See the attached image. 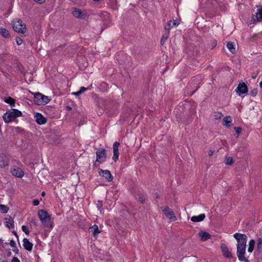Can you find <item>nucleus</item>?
Returning <instances> with one entry per match:
<instances>
[{
	"label": "nucleus",
	"mask_w": 262,
	"mask_h": 262,
	"mask_svg": "<svg viewBox=\"0 0 262 262\" xmlns=\"http://www.w3.org/2000/svg\"><path fill=\"white\" fill-rule=\"evenodd\" d=\"M233 237L237 242L236 254L238 260L242 262H249V256L246 254L247 236L244 234L235 233Z\"/></svg>",
	"instance_id": "1"
},
{
	"label": "nucleus",
	"mask_w": 262,
	"mask_h": 262,
	"mask_svg": "<svg viewBox=\"0 0 262 262\" xmlns=\"http://www.w3.org/2000/svg\"><path fill=\"white\" fill-rule=\"evenodd\" d=\"M21 116L22 113L20 111L17 109L12 108L4 114L3 118L5 123H9L17 117Z\"/></svg>",
	"instance_id": "2"
},
{
	"label": "nucleus",
	"mask_w": 262,
	"mask_h": 262,
	"mask_svg": "<svg viewBox=\"0 0 262 262\" xmlns=\"http://www.w3.org/2000/svg\"><path fill=\"white\" fill-rule=\"evenodd\" d=\"M96 160L93 164L94 167H98L100 164L103 163L106 159V151L104 148H100L96 151Z\"/></svg>",
	"instance_id": "3"
},
{
	"label": "nucleus",
	"mask_w": 262,
	"mask_h": 262,
	"mask_svg": "<svg viewBox=\"0 0 262 262\" xmlns=\"http://www.w3.org/2000/svg\"><path fill=\"white\" fill-rule=\"evenodd\" d=\"M38 215L43 226L53 228L51 224V217L49 213L44 210H39L38 212Z\"/></svg>",
	"instance_id": "4"
},
{
	"label": "nucleus",
	"mask_w": 262,
	"mask_h": 262,
	"mask_svg": "<svg viewBox=\"0 0 262 262\" xmlns=\"http://www.w3.org/2000/svg\"><path fill=\"white\" fill-rule=\"evenodd\" d=\"M12 26L14 30L19 33L24 34L26 32V28L25 24L20 19H15L12 22Z\"/></svg>",
	"instance_id": "5"
},
{
	"label": "nucleus",
	"mask_w": 262,
	"mask_h": 262,
	"mask_svg": "<svg viewBox=\"0 0 262 262\" xmlns=\"http://www.w3.org/2000/svg\"><path fill=\"white\" fill-rule=\"evenodd\" d=\"M50 99L48 96H45L41 93H37L34 94V102L37 105H43L49 102Z\"/></svg>",
	"instance_id": "6"
},
{
	"label": "nucleus",
	"mask_w": 262,
	"mask_h": 262,
	"mask_svg": "<svg viewBox=\"0 0 262 262\" xmlns=\"http://www.w3.org/2000/svg\"><path fill=\"white\" fill-rule=\"evenodd\" d=\"M248 91V86L244 82L239 83L235 90V92L238 96L247 94Z\"/></svg>",
	"instance_id": "7"
},
{
	"label": "nucleus",
	"mask_w": 262,
	"mask_h": 262,
	"mask_svg": "<svg viewBox=\"0 0 262 262\" xmlns=\"http://www.w3.org/2000/svg\"><path fill=\"white\" fill-rule=\"evenodd\" d=\"M11 172L13 176L17 178H22L24 175V172L22 169L16 166H13L11 168Z\"/></svg>",
	"instance_id": "8"
},
{
	"label": "nucleus",
	"mask_w": 262,
	"mask_h": 262,
	"mask_svg": "<svg viewBox=\"0 0 262 262\" xmlns=\"http://www.w3.org/2000/svg\"><path fill=\"white\" fill-rule=\"evenodd\" d=\"M72 14L74 17L78 18L85 19L86 18V13L78 8H74Z\"/></svg>",
	"instance_id": "9"
},
{
	"label": "nucleus",
	"mask_w": 262,
	"mask_h": 262,
	"mask_svg": "<svg viewBox=\"0 0 262 262\" xmlns=\"http://www.w3.org/2000/svg\"><path fill=\"white\" fill-rule=\"evenodd\" d=\"M162 211L165 215L171 221H175L177 220L173 211L169 207L164 208Z\"/></svg>",
	"instance_id": "10"
},
{
	"label": "nucleus",
	"mask_w": 262,
	"mask_h": 262,
	"mask_svg": "<svg viewBox=\"0 0 262 262\" xmlns=\"http://www.w3.org/2000/svg\"><path fill=\"white\" fill-rule=\"evenodd\" d=\"M120 143L118 142H115L113 144V160L116 162L118 160L119 156V147Z\"/></svg>",
	"instance_id": "11"
},
{
	"label": "nucleus",
	"mask_w": 262,
	"mask_h": 262,
	"mask_svg": "<svg viewBox=\"0 0 262 262\" xmlns=\"http://www.w3.org/2000/svg\"><path fill=\"white\" fill-rule=\"evenodd\" d=\"M221 249L224 257L228 258H231L232 257V255L229 251L228 247L225 244L222 243L221 244Z\"/></svg>",
	"instance_id": "12"
},
{
	"label": "nucleus",
	"mask_w": 262,
	"mask_h": 262,
	"mask_svg": "<svg viewBox=\"0 0 262 262\" xmlns=\"http://www.w3.org/2000/svg\"><path fill=\"white\" fill-rule=\"evenodd\" d=\"M9 165V158L7 156L2 153L0 154V167L5 168Z\"/></svg>",
	"instance_id": "13"
},
{
	"label": "nucleus",
	"mask_w": 262,
	"mask_h": 262,
	"mask_svg": "<svg viewBox=\"0 0 262 262\" xmlns=\"http://www.w3.org/2000/svg\"><path fill=\"white\" fill-rule=\"evenodd\" d=\"M99 173L101 176L104 177L108 182H111L113 180V178L111 172L108 170L100 169Z\"/></svg>",
	"instance_id": "14"
},
{
	"label": "nucleus",
	"mask_w": 262,
	"mask_h": 262,
	"mask_svg": "<svg viewBox=\"0 0 262 262\" xmlns=\"http://www.w3.org/2000/svg\"><path fill=\"white\" fill-rule=\"evenodd\" d=\"M35 117L36 122L39 124H44L47 122L46 119L40 113H37Z\"/></svg>",
	"instance_id": "15"
},
{
	"label": "nucleus",
	"mask_w": 262,
	"mask_h": 262,
	"mask_svg": "<svg viewBox=\"0 0 262 262\" xmlns=\"http://www.w3.org/2000/svg\"><path fill=\"white\" fill-rule=\"evenodd\" d=\"M23 246L25 249L29 251H31L33 248V244L26 238H24L23 241Z\"/></svg>",
	"instance_id": "16"
},
{
	"label": "nucleus",
	"mask_w": 262,
	"mask_h": 262,
	"mask_svg": "<svg viewBox=\"0 0 262 262\" xmlns=\"http://www.w3.org/2000/svg\"><path fill=\"white\" fill-rule=\"evenodd\" d=\"M255 18L253 17L254 23L261 21H262V7L257 10V12L255 13Z\"/></svg>",
	"instance_id": "17"
},
{
	"label": "nucleus",
	"mask_w": 262,
	"mask_h": 262,
	"mask_svg": "<svg viewBox=\"0 0 262 262\" xmlns=\"http://www.w3.org/2000/svg\"><path fill=\"white\" fill-rule=\"evenodd\" d=\"M205 218V214L204 213L200 214L198 216H193L191 218V221L193 222H201Z\"/></svg>",
	"instance_id": "18"
},
{
	"label": "nucleus",
	"mask_w": 262,
	"mask_h": 262,
	"mask_svg": "<svg viewBox=\"0 0 262 262\" xmlns=\"http://www.w3.org/2000/svg\"><path fill=\"white\" fill-rule=\"evenodd\" d=\"M232 121V118L231 116H226L223 119V124L224 126L229 127L231 126Z\"/></svg>",
	"instance_id": "19"
},
{
	"label": "nucleus",
	"mask_w": 262,
	"mask_h": 262,
	"mask_svg": "<svg viewBox=\"0 0 262 262\" xmlns=\"http://www.w3.org/2000/svg\"><path fill=\"white\" fill-rule=\"evenodd\" d=\"M199 235L202 241H206L211 238L210 234L205 231H201L199 232Z\"/></svg>",
	"instance_id": "20"
},
{
	"label": "nucleus",
	"mask_w": 262,
	"mask_h": 262,
	"mask_svg": "<svg viewBox=\"0 0 262 262\" xmlns=\"http://www.w3.org/2000/svg\"><path fill=\"white\" fill-rule=\"evenodd\" d=\"M4 223L5 226L9 229L14 228L13 221H11L10 219H6Z\"/></svg>",
	"instance_id": "21"
},
{
	"label": "nucleus",
	"mask_w": 262,
	"mask_h": 262,
	"mask_svg": "<svg viewBox=\"0 0 262 262\" xmlns=\"http://www.w3.org/2000/svg\"><path fill=\"white\" fill-rule=\"evenodd\" d=\"M255 242L254 239H251L249 242V247L248 248V252L250 253H251L254 248Z\"/></svg>",
	"instance_id": "22"
},
{
	"label": "nucleus",
	"mask_w": 262,
	"mask_h": 262,
	"mask_svg": "<svg viewBox=\"0 0 262 262\" xmlns=\"http://www.w3.org/2000/svg\"><path fill=\"white\" fill-rule=\"evenodd\" d=\"M227 48L232 54L235 52V45L232 42H228L227 44Z\"/></svg>",
	"instance_id": "23"
},
{
	"label": "nucleus",
	"mask_w": 262,
	"mask_h": 262,
	"mask_svg": "<svg viewBox=\"0 0 262 262\" xmlns=\"http://www.w3.org/2000/svg\"><path fill=\"white\" fill-rule=\"evenodd\" d=\"M90 229L91 230L90 231L93 232V234L95 236H97L100 233V231L99 230L97 225H94L92 226Z\"/></svg>",
	"instance_id": "24"
},
{
	"label": "nucleus",
	"mask_w": 262,
	"mask_h": 262,
	"mask_svg": "<svg viewBox=\"0 0 262 262\" xmlns=\"http://www.w3.org/2000/svg\"><path fill=\"white\" fill-rule=\"evenodd\" d=\"M0 34L5 38L10 37V33L8 30L4 28L0 29Z\"/></svg>",
	"instance_id": "25"
},
{
	"label": "nucleus",
	"mask_w": 262,
	"mask_h": 262,
	"mask_svg": "<svg viewBox=\"0 0 262 262\" xmlns=\"http://www.w3.org/2000/svg\"><path fill=\"white\" fill-rule=\"evenodd\" d=\"M4 101L7 103L10 104L11 106L15 105V100L11 97L5 98Z\"/></svg>",
	"instance_id": "26"
},
{
	"label": "nucleus",
	"mask_w": 262,
	"mask_h": 262,
	"mask_svg": "<svg viewBox=\"0 0 262 262\" xmlns=\"http://www.w3.org/2000/svg\"><path fill=\"white\" fill-rule=\"evenodd\" d=\"M169 37V32L165 33L162 37L161 39V43L162 45L165 43V42Z\"/></svg>",
	"instance_id": "27"
},
{
	"label": "nucleus",
	"mask_w": 262,
	"mask_h": 262,
	"mask_svg": "<svg viewBox=\"0 0 262 262\" xmlns=\"http://www.w3.org/2000/svg\"><path fill=\"white\" fill-rule=\"evenodd\" d=\"M9 208L7 206L0 204V210L3 213H6L8 212Z\"/></svg>",
	"instance_id": "28"
},
{
	"label": "nucleus",
	"mask_w": 262,
	"mask_h": 262,
	"mask_svg": "<svg viewBox=\"0 0 262 262\" xmlns=\"http://www.w3.org/2000/svg\"><path fill=\"white\" fill-rule=\"evenodd\" d=\"M262 247V238H258L257 239V246H256V250L258 252H260L261 251Z\"/></svg>",
	"instance_id": "29"
},
{
	"label": "nucleus",
	"mask_w": 262,
	"mask_h": 262,
	"mask_svg": "<svg viewBox=\"0 0 262 262\" xmlns=\"http://www.w3.org/2000/svg\"><path fill=\"white\" fill-rule=\"evenodd\" d=\"M88 89H89V88H85L84 87H81V88H80V90L78 92L74 93L73 94H74L76 96L80 95V94H82L83 93H84L85 91H86Z\"/></svg>",
	"instance_id": "30"
},
{
	"label": "nucleus",
	"mask_w": 262,
	"mask_h": 262,
	"mask_svg": "<svg viewBox=\"0 0 262 262\" xmlns=\"http://www.w3.org/2000/svg\"><path fill=\"white\" fill-rule=\"evenodd\" d=\"M233 162V158L231 157L226 158L225 163L226 165H231Z\"/></svg>",
	"instance_id": "31"
},
{
	"label": "nucleus",
	"mask_w": 262,
	"mask_h": 262,
	"mask_svg": "<svg viewBox=\"0 0 262 262\" xmlns=\"http://www.w3.org/2000/svg\"><path fill=\"white\" fill-rule=\"evenodd\" d=\"M169 26L171 27H176L179 25V23L177 21V20H174L173 21H169Z\"/></svg>",
	"instance_id": "32"
},
{
	"label": "nucleus",
	"mask_w": 262,
	"mask_h": 262,
	"mask_svg": "<svg viewBox=\"0 0 262 262\" xmlns=\"http://www.w3.org/2000/svg\"><path fill=\"white\" fill-rule=\"evenodd\" d=\"M21 229L27 235H29L30 232L26 226L23 225L21 226Z\"/></svg>",
	"instance_id": "33"
},
{
	"label": "nucleus",
	"mask_w": 262,
	"mask_h": 262,
	"mask_svg": "<svg viewBox=\"0 0 262 262\" xmlns=\"http://www.w3.org/2000/svg\"><path fill=\"white\" fill-rule=\"evenodd\" d=\"M10 245L12 248H16L15 242L13 239L10 240Z\"/></svg>",
	"instance_id": "34"
},
{
	"label": "nucleus",
	"mask_w": 262,
	"mask_h": 262,
	"mask_svg": "<svg viewBox=\"0 0 262 262\" xmlns=\"http://www.w3.org/2000/svg\"><path fill=\"white\" fill-rule=\"evenodd\" d=\"M234 129L237 135L239 134L242 130L241 127H235Z\"/></svg>",
	"instance_id": "35"
},
{
	"label": "nucleus",
	"mask_w": 262,
	"mask_h": 262,
	"mask_svg": "<svg viewBox=\"0 0 262 262\" xmlns=\"http://www.w3.org/2000/svg\"><path fill=\"white\" fill-rule=\"evenodd\" d=\"M16 41L18 45H20L23 43V40L20 37H16Z\"/></svg>",
	"instance_id": "36"
},
{
	"label": "nucleus",
	"mask_w": 262,
	"mask_h": 262,
	"mask_svg": "<svg viewBox=\"0 0 262 262\" xmlns=\"http://www.w3.org/2000/svg\"><path fill=\"white\" fill-rule=\"evenodd\" d=\"M251 94L253 96H255L257 94V89H254L253 90H252L251 92Z\"/></svg>",
	"instance_id": "37"
},
{
	"label": "nucleus",
	"mask_w": 262,
	"mask_h": 262,
	"mask_svg": "<svg viewBox=\"0 0 262 262\" xmlns=\"http://www.w3.org/2000/svg\"><path fill=\"white\" fill-rule=\"evenodd\" d=\"M222 116V113H216L214 115V117L215 119H218L219 118H221Z\"/></svg>",
	"instance_id": "38"
},
{
	"label": "nucleus",
	"mask_w": 262,
	"mask_h": 262,
	"mask_svg": "<svg viewBox=\"0 0 262 262\" xmlns=\"http://www.w3.org/2000/svg\"><path fill=\"white\" fill-rule=\"evenodd\" d=\"M139 200L142 203H144L145 202V198L143 195L140 196Z\"/></svg>",
	"instance_id": "39"
},
{
	"label": "nucleus",
	"mask_w": 262,
	"mask_h": 262,
	"mask_svg": "<svg viewBox=\"0 0 262 262\" xmlns=\"http://www.w3.org/2000/svg\"><path fill=\"white\" fill-rule=\"evenodd\" d=\"M97 207L100 209L102 207V202L100 201H98L97 204Z\"/></svg>",
	"instance_id": "40"
},
{
	"label": "nucleus",
	"mask_w": 262,
	"mask_h": 262,
	"mask_svg": "<svg viewBox=\"0 0 262 262\" xmlns=\"http://www.w3.org/2000/svg\"><path fill=\"white\" fill-rule=\"evenodd\" d=\"M201 77L200 76H197L196 77H195L192 80V82H191V83L193 82V81H196V82H198V81H199L200 80H201Z\"/></svg>",
	"instance_id": "41"
},
{
	"label": "nucleus",
	"mask_w": 262,
	"mask_h": 262,
	"mask_svg": "<svg viewBox=\"0 0 262 262\" xmlns=\"http://www.w3.org/2000/svg\"><path fill=\"white\" fill-rule=\"evenodd\" d=\"M11 262H20V261L17 257H14L12 258Z\"/></svg>",
	"instance_id": "42"
},
{
	"label": "nucleus",
	"mask_w": 262,
	"mask_h": 262,
	"mask_svg": "<svg viewBox=\"0 0 262 262\" xmlns=\"http://www.w3.org/2000/svg\"><path fill=\"white\" fill-rule=\"evenodd\" d=\"M39 204V201L38 200H34L33 201V205L34 206H37Z\"/></svg>",
	"instance_id": "43"
},
{
	"label": "nucleus",
	"mask_w": 262,
	"mask_h": 262,
	"mask_svg": "<svg viewBox=\"0 0 262 262\" xmlns=\"http://www.w3.org/2000/svg\"><path fill=\"white\" fill-rule=\"evenodd\" d=\"M36 2L39 3V4H43L45 2L46 0H34Z\"/></svg>",
	"instance_id": "44"
},
{
	"label": "nucleus",
	"mask_w": 262,
	"mask_h": 262,
	"mask_svg": "<svg viewBox=\"0 0 262 262\" xmlns=\"http://www.w3.org/2000/svg\"><path fill=\"white\" fill-rule=\"evenodd\" d=\"M0 243L1 244V245L3 246V247H5L6 245H7L8 243H4L3 242V241L2 239H0Z\"/></svg>",
	"instance_id": "45"
},
{
	"label": "nucleus",
	"mask_w": 262,
	"mask_h": 262,
	"mask_svg": "<svg viewBox=\"0 0 262 262\" xmlns=\"http://www.w3.org/2000/svg\"><path fill=\"white\" fill-rule=\"evenodd\" d=\"M13 251L15 253L17 254L18 253V249L16 247V248H13Z\"/></svg>",
	"instance_id": "46"
},
{
	"label": "nucleus",
	"mask_w": 262,
	"mask_h": 262,
	"mask_svg": "<svg viewBox=\"0 0 262 262\" xmlns=\"http://www.w3.org/2000/svg\"><path fill=\"white\" fill-rule=\"evenodd\" d=\"M257 73H254L252 75L251 77L253 79H255L257 77Z\"/></svg>",
	"instance_id": "47"
},
{
	"label": "nucleus",
	"mask_w": 262,
	"mask_h": 262,
	"mask_svg": "<svg viewBox=\"0 0 262 262\" xmlns=\"http://www.w3.org/2000/svg\"><path fill=\"white\" fill-rule=\"evenodd\" d=\"M213 154V151L211 150H210L209 151H208V155L209 156H211Z\"/></svg>",
	"instance_id": "48"
},
{
	"label": "nucleus",
	"mask_w": 262,
	"mask_h": 262,
	"mask_svg": "<svg viewBox=\"0 0 262 262\" xmlns=\"http://www.w3.org/2000/svg\"><path fill=\"white\" fill-rule=\"evenodd\" d=\"M31 222L33 225H36V222L34 220H32Z\"/></svg>",
	"instance_id": "49"
},
{
	"label": "nucleus",
	"mask_w": 262,
	"mask_h": 262,
	"mask_svg": "<svg viewBox=\"0 0 262 262\" xmlns=\"http://www.w3.org/2000/svg\"><path fill=\"white\" fill-rule=\"evenodd\" d=\"M13 232L14 234V235H15L17 237H18V235H17V234L16 232L15 231H13Z\"/></svg>",
	"instance_id": "50"
},
{
	"label": "nucleus",
	"mask_w": 262,
	"mask_h": 262,
	"mask_svg": "<svg viewBox=\"0 0 262 262\" xmlns=\"http://www.w3.org/2000/svg\"><path fill=\"white\" fill-rule=\"evenodd\" d=\"M41 195L43 196L45 195V192L44 191L41 192Z\"/></svg>",
	"instance_id": "51"
},
{
	"label": "nucleus",
	"mask_w": 262,
	"mask_h": 262,
	"mask_svg": "<svg viewBox=\"0 0 262 262\" xmlns=\"http://www.w3.org/2000/svg\"><path fill=\"white\" fill-rule=\"evenodd\" d=\"M259 86L262 88V81L259 83Z\"/></svg>",
	"instance_id": "52"
},
{
	"label": "nucleus",
	"mask_w": 262,
	"mask_h": 262,
	"mask_svg": "<svg viewBox=\"0 0 262 262\" xmlns=\"http://www.w3.org/2000/svg\"><path fill=\"white\" fill-rule=\"evenodd\" d=\"M216 42H215L214 43V47L216 46Z\"/></svg>",
	"instance_id": "53"
}]
</instances>
